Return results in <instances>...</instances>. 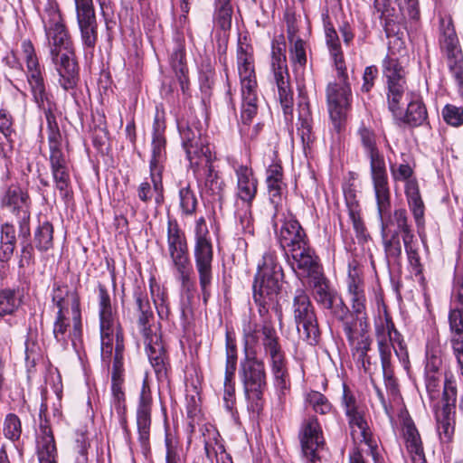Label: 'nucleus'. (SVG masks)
I'll use <instances>...</instances> for the list:
<instances>
[{"label": "nucleus", "instance_id": "34", "mask_svg": "<svg viewBox=\"0 0 463 463\" xmlns=\"http://www.w3.org/2000/svg\"><path fill=\"white\" fill-rule=\"evenodd\" d=\"M403 435L406 448L413 463H425L422 442L418 430L411 420L404 421Z\"/></svg>", "mask_w": 463, "mask_h": 463}, {"label": "nucleus", "instance_id": "4", "mask_svg": "<svg viewBox=\"0 0 463 463\" xmlns=\"http://www.w3.org/2000/svg\"><path fill=\"white\" fill-rule=\"evenodd\" d=\"M375 336L385 387L392 394H396L398 383L394 376L392 350H394L398 359L407 369L409 355L406 345L402 335L396 330L392 318L388 316L375 324Z\"/></svg>", "mask_w": 463, "mask_h": 463}, {"label": "nucleus", "instance_id": "18", "mask_svg": "<svg viewBox=\"0 0 463 463\" xmlns=\"http://www.w3.org/2000/svg\"><path fill=\"white\" fill-rule=\"evenodd\" d=\"M292 309L300 337L311 345H317L320 338V330L314 307L303 289L296 291Z\"/></svg>", "mask_w": 463, "mask_h": 463}, {"label": "nucleus", "instance_id": "6", "mask_svg": "<svg viewBox=\"0 0 463 463\" xmlns=\"http://www.w3.org/2000/svg\"><path fill=\"white\" fill-rule=\"evenodd\" d=\"M377 212L381 220V237L384 255L388 262H397L402 257V246L401 237L404 242L406 230L412 232L408 223V215L405 209L400 208L390 213L391 199L390 190L388 191V206L382 210L378 200H376Z\"/></svg>", "mask_w": 463, "mask_h": 463}, {"label": "nucleus", "instance_id": "53", "mask_svg": "<svg viewBox=\"0 0 463 463\" xmlns=\"http://www.w3.org/2000/svg\"><path fill=\"white\" fill-rule=\"evenodd\" d=\"M260 329L256 323L251 321H244L242 325V335L244 343V354L247 353H256L254 346L259 342Z\"/></svg>", "mask_w": 463, "mask_h": 463}, {"label": "nucleus", "instance_id": "54", "mask_svg": "<svg viewBox=\"0 0 463 463\" xmlns=\"http://www.w3.org/2000/svg\"><path fill=\"white\" fill-rule=\"evenodd\" d=\"M111 408L117 413L118 422L123 429L125 434L129 437L130 430L128 426V420L126 416V397L125 392L112 393Z\"/></svg>", "mask_w": 463, "mask_h": 463}, {"label": "nucleus", "instance_id": "47", "mask_svg": "<svg viewBox=\"0 0 463 463\" xmlns=\"http://www.w3.org/2000/svg\"><path fill=\"white\" fill-rule=\"evenodd\" d=\"M258 100H254L252 103L254 105V113L250 117H243V110L246 108V104L244 100H241V124H240V133L244 141L253 140L257 137L260 130V125L256 124L254 126H250V122L252 118L256 116L258 111Z\"/></svg>", "mask_w": 463, "mask_h": 463}, {"label": "nucleus", "instance_id": "45", "mask_svg": "<svg viewBox=\"0 0 463 463\" xmlns=\"http://www.w3.org/2000/svg\"><path fill=\"white\" fill-rule=\"evenodd\" d=\"M359 320L360 323L353 326L350 334H345L354 353L358 352L360 347L371 339L368 320Z\"/></svg>", "mask_w": 463, "mask_h": 463}, {"label": "nucleus", "instance_id": "16", "mask_svg": "<svg viewBox=\"0 0 463 463\" xmlns=\"http://www.w3.org/2000/svg\"><path fill=\"white\" fill-rule=\"evenodd\" d=\"M337 81L327 84L326 93L330 118L335 128L339 131L351 108L352 90L346 70L343 75L337 71Z\"/></svg>", "mask_w": 463, "mask_h": 463}, {"label": "nucleus", "instance_id": "13", "mask_svg": "<svg viewBox=\"0 0 463 463\" xmlns=\"http://www.w3.org/2000/svg\"><path fill=\"white\" fill-rule=\"evenodd\" d=\"M237 70L241 82V100L246 104L243 117H250L255 109L252 102L258 100V83L253 49L250 44L241 42H239L237 48Z\"/></svg>", "mask_w": 463, "mask_h": 463}, {"label": "nucleus", "instance_id": "32", "mask_svg": "<svg viewBox=\"0 0 463 463\" xmlns=\"http://www.w3.org/2000/svg\"><path fill=\"white\" fill-rule=\"evenodd\" d=\"M146 353L155 372L159 374L165 371L166 354L161 336L156 332L142 335Z\"/></svg>", "mask_w": 463, "mask_h": 463}, {"label": "nucleus", "instance_id": "49", "mask_svg": "<svg viewBox=\"0 0 463 463\" xmlns=\"http://www.w3.org/2000/svg\"><path fill=\"white\" fill-rule=\"evenodd\" d=\"M383 73L388 81L404 79L405 71L394 54H389L383 61Z\"/></svg>", "mask_w": 463, "mask_h": 463}, {"label": "nucleus", "instance_id": "62", "mask_svg": "<svg viewBox=\"0 0 463 463\" xmlns=\"http://www.w3.org/2000/svg\"><path fill=\"white\" fill-rule=\"evenodd\" d=\"M442 373L441 371L438 372H427L425 370V384L427 392L430 394L431 399H435L439 392V388L441 384Z\"/></svg>", "mask_w": 463, "mask_h": 463}, {"label": "nucleus", "instance_id": "59", "mask_svg": "<svg viewBox=\"0 0 463 463\" xmlns=\"http://www.w3.org/2000/svg\"><path fill=\"white\" fill-rule=\"evenodd\" d=\"M442 117L448 125L458 128L463 125V108L447 104L442 109Z\"/></svg>", "mask_w": 463, "mask_h": 463}, {"label": "nucleus", "instance_id": "25", "mask_svg": "<svg viewBox=\"0 0 463 463\" xmlns=\"http://www.w3.org/2000/svg\"><path fill=\"white\" fill-rule=\"evenodd\" d=\"M298 123L297 124L298 135L300 137L303 146L308 147L315 141L313 133V119L310 110L307 94L304 86H298Z\"/></svg>", "mask_w": 463, "mask_h": 463}, {"label": "nucleus", "instance_id": "20", "mask_svg": "<svg viewBox=\"0 0 463 463\" xmlns=\"http://www.w3.org/2000/svg\"><path fill=\"white\" fill-rule=\"evenodd\" d=\"M80 38L85 49L92 51L98 41V24L92 0H74Z\"/></svg>", "mask_w": 463, "mask_h": 463}, {"label": "nucleus", "instance_id": "24", "mask_svg": "<svg viewBox=\"0 0 463 463\" xmlns=\"http://www.w3.org/2000/svg\"><path fill=\"white\" fill-rule=\"evenodd\" d=\"M351 430V436L355 443H364L368 446L374 463H379L378 446L373 438L368 423L362 410L345 414Z\"/></svg>", "mask_w": 463, "mask_h": 463}, {"label": "nucleus", "instance_id": "51", "mask_svg": "<svg viewBox=\"0 0 463 463\" xmlns=\"http://www.w3.org/2000/svg\"><path fill=\"white\" fill-rule=\"evenodd\" d=\"M442 347L438 342H430L427 345L426 348V364L425 370L427 372L440 371L442 366Z\"/></svg>", "mask_w": 463, "mask_h": 463}, {"label": "nucleus", "instance_id": "7", "mask_svg": "<svg viewBox=\"0 0 463 463\" xmlns=\"http://www.w3.org/2000/svg\"><path fill=\"white\" fill-rule=\"evenodd\" d=\"M362 146L370 159V174L373 185L375 199L378 200L380 208L388 206L389 182L383 156L380 153L376 135L373 130L362 126L358 130Z\"/></svg>", "mask_w": 463, "mask_h": 463}, {"label": "nucleus", "instance_id": "35", "mask_svg": "<svg viewBox=\"0 0 463 463\" xmlns=\"http://www.w3.org/2000/svg\"><path fill=\"white\" fill-rule=\"evenodd\" d=\"M150 178L153 185L147 181L142 182L137 188V196L142 202L148 203L155 195L156 203L161 204L164 200L162 173L157 172L154 175V171L150 170Z\"/></svg>", "mask_w": 463, "mask_h": 463}, {"label": "nucleus", "instance_id": "8", "mask_svg": "<svg viewBox=\"0 0 463 463\" xmlns=\"http://www.w3.org/2000/svg\"><path fill=\"white\" fill-rule=\"evenodd\" d=\"M195 269L204 304L207 303L213 281V249L209 236V231L203 217L197 220L195 225V243L194 249Z\"/></svg>", "mask_w": 463, "mask_h": 463}, {"label": "nucleus", "instance_id": "40", "mask_svg": "<svg viewBox=\"0 0 463 463\" xmlns=\"http://www.w3.org/2000/svg\"><path fill=\"white\" fill-rule=\"evenodd\" d=\"M23 302L19 290L10 288L0 289V317L14 315Z\"/></svg>", "mask_w": 463, "mask_h": 463}, {"label": "nucleus", "instance_id": "10", "mask_svg": "<svg viewBox=\"0 0 463 463\" xmlns=\"http://www.w3.org/2000/svg\"><path fill=\"white\" fill-rule=\"evenodd\" d=\"M167 252L182 287L187 291L194 289L186 237L178 224L172 221L168 222L167 226Z\"/></svg>", "mask_w": 463, "mask_h": 463}, {"label": "nucleus", "instance_id": "55", "mask_svg": "<svg viewBox=\"0 0 463 463\" xmlns=\"http://www.w3.org/2000/svg\"><path fill=\"white\" fill-rule=\"evenodd\" d=\"M4 436L14 442L20 439L22 434V423L19 417L14 413H8L3 424Z\"/></svg>", "mask_w": 463, "mask_h": 463}, {"label": "nucleus", "instance_id": "26", "mask_svg": "<svg viewBox=\"0 0 463 463\" xmlns=\"http://www.w3.org/2000/svg\"><path fill=\"white\" fill-rule=\"evenodd\" d=\"M214 161L211 160L209 163L203 162L198 165H191V167L197 176L204 178L203 193L217 198L222 203L224 196L225 183L214 169L213 165Z\"/></svg>", "mask_w": 463, "mask_h": 463}, {"label": "nucleus", "instance_id": "15", "mask_svg": "<svg viewBox=\"0 0 463 463\" xmlns=\"http://www.w3.org/2000/svg\"><path fill=\"white\" fill-rule=\"evenodd\" d=\"M239 377L247 399L259 402L267 388V374L264 362L257 353H247L240 362Z\"/></svg>", "mask_w": 463, "mask_h": 463}, {"label": "nucleus", "instance_id": "31", "mask_svg": "<svg viewBox=\"0 0 463 463\" xmlns=\"http://www.w3.org/2000/svg\"><path fill=\"white\" fill-rule=\"evenodd\" d=\"M165 128L164 120L156 114L153 123L152 158L150 160V170H153L154 174L162 173L163 170L162 163L165 156Z\"/></svg>", "mask_w": 463, "mask_h": 463}, {"label": "nucleus", "instance_id": "1", "mask_svg": "<svg viewBox=\"0 0 463 463\" xmlns=\"http://www.w3.org/2000/svg\"><path fill=\"white\" fill-rule=\"evenodd\" d=\"M26 63V78L30 86L32 95L39 108L44 111L47 122V140L49 146V162L55 184V188L60 192L62 199H68L71 196V176L69 170V162L63 152V138L56 121L55 115L52 108H45V102L48 101L44 79L37 56L30 58Z\"/></svg>", "mask_w": 463, "mask_h": 463}, {"label": "nucleus", "instance_id": "12", "mask_svg": "<svg viewBox=\"0 0 463 463\" xmlns=\"http://www.w3.org/2000/svg\"><path fill=\"white\" fill-rule=\"evenodd\" d=\"M439 44L463 99V53L450 17H442L439 20Z\"/></svg>", "mask_w": 463, "mask_h": 463}, {"label": "nucleus", "instance_id": "37", "mask_svg": "<svg viewBox=\"0 0 463 463\" xmlns=\"http://www.w3.org/2000/svg\"><path fill=\"white\" fill-rule=\"evenodd\" d=\"M338 303L335 301L333 304V308H329L334 317L341 323L342 328L345 334H350L353 326L360 323V317H356V314L345 304L341 298H338ZM364 320V317H361Z\"/></svg>", "mask_w": 463, "mask_h": 463}, {"label": "nucleus", "instance_id": "63", "mask_svg": "<svg viewBox=\"0 0 463 463\" xmlns=\"http://www.w3.org/2000/svg\"><path fill=\"white\" fill-rule=\"evenodd\" d=\"M450 334L463 333V305H457L449 315Z\"/></svg>", "mask_w": 463, "mask_h": 463}, {"label": "nucleus", "instance_id": "22", "mask_svg": "<svg viewBox=\"0 0 463 463\" xmlns=\"http://www.w3.org/2000/svg\"><path fill=\"white\" fill-rule=\"evenodd\" d=\"M298 278H307L314 288V297L317 302L324 308H333V304L337 300V295L328 289L326 279L322 272L320 260L311 270L299 269L295 272Z\"/></svg>", "mask_w": 463, "mask_h": 463}, {"label": "nucleus", "instance_id": "19", "mask_svg": "<svg viewBox=\"0 0 463 463\" xmlns=\"http://www.w3.org/2000/svg\"><path fill=\"white\" fill-rule=\"evenodd\" d=\"M153 397L146 378L143 380L141 391L136 408V426L137 440L146 453L150 448V431L152 425Z\"/></svg>", "mask_w": 463, "mask_h": 463}, {"label": "nucleus", "instance_id": "27", "mask_svg": "<svg viewBox=\"0 0 463 463\" xmlns=\"http://www.w3.org/2000/svg\"><path fill=\"white\" fill-rule=\"evenodd\" d=\"M233 169L237 179L236 196L250 207L257 194L258 180L250 166L236 165Z\"/></svg>", "mask_w": 463, "mask_h": 463}, {"label": "nucleus", "instance_id": "28", "mask_svg": "<svg viewBox=\"0 0 463 463\" xmlns=\"http://www.w3.org/2000/svg\"><path fill=\"white\" fill-rule=\"evenodd\" d=\"M323 445V437L318 421L316 418L308 419L302 430L301 447L303 455L310 462L318 459L317 449Z\"/></svg>", "mask_w": 463, "mask_h": 463}, {"label": "nucleus", "instance_id": "60", "mask_svg": "<svg viewBox=\"0 0 463 463\" xmlns=\"http://www.w3.org/2000/svg\"><path fill=\"white\" fill-rule=\"evenodd\" d=\"M268 194L272 204L277 209L281 204L283 195L287 190V185L283 180H271L266 182Z\"/></svg>", "mask_w": 463, "mask_h": 463}, {"label": "nucleus", "instance_id": "5", "mask_svg": "<svg viewBox=\"0 0 463 463\" xmlns=\"http://www.w3.org/2000/svg\"><path fill=\"white\" fill-rule=\"evenodd\" d=\"M284 277L282 267L278 261L275 251L269 250L264 253L262 260L258 265V271L253 283V299L259 306V313L264 317L272 304L279 322L282 320V310L274 301L280 291L281 281Z\"/></svg>", "mask_w": 463, "mask_h": 463}, {"label": "nucleus", "instance_id": "14", "mask_svg": "<svg viewBox=\"0 0 463 463\" xmlns=\"http://www.w3.org/2000/svg\"><path fill=\"white\" fill-rule=\"evenodd\" d=\"M285 49L284 43H279L278 40L272 42L271 69L285 118L291 120L293 118V91L289 82Z\"/></svg>", "mask_w": 463, "mask_h": 463}, {"label": "nucleus", "instance_id": "52", "mask_svg": "<svg viewBox=\"0 0 463 463\" xmlns=\"http://www.w3.org/2000/svg\"><path fill=\"white\" fill-rule=\"evenodd\" d=\"M225 371H228V373H232L236 371L238 350L235 335L229 329L226 330L225 334Z\"/></svg>", "mask_w": 463, "mask_h": 463}, {"label": "nucleus", "instance_id": "46", "mask_svg": "<svg viewBox=\"0 0 463 463\" xmlns=\"http://www.w3.org/2000/svg\"><path fill=\"white\" fill-rule=\"evenodd\" d=\"M34 244L39 251H48L53 247V226L49 222L40 223L34 232Z\"/></svg>", "mask_w": 463, "mask_h": 463}, {"label": "nucleus", "instance_id": "61", "mask_svg": "<svg viewBox=\"0 0 463 463\" xmlns=\"http://www.w3.org/2000/svg\"><path fill=\"white\" fill-rule=\"evenodd\" d=\"M235 372L228 373L225 371L224 383H223V401L227 410L232 411L235 403V383H234Z\"/></svg>", "mask_w": 463, "mask_h": 463}, {"label": "nucleus", "instance_id": "38", "mask_svg": "<svg viewBox=\"0 0 463 463\" xmlns=\"http://www.w3.org/2000/svg\"><path fill=\"white\" fill-rule=\"evenodd\" d=\"M326 43L334 61L336 71H339L340 74L343 75L346 67L338 34L333 27H326Z\"/></svg>", "mask_w": 463, "mask_h": 463}, {"label": "nucleus", "instance_id": "9", "mask_svg": "<svg viewBox=\"0 0 463 463\" xmlns=\"http://www.w3.org/2000/svg\"><path fill=\"white\" fill-rule=\"evenodd\" d=\"M261 334V344L264 354L269 362L274 385L281 392H284L290 384L287 360L276 329L268 319L263 321Z\"/></svg>", "mask_w": 463, "mask_h": 463}, {"label": "nucleus", "instance_id": "21", "mask_svg": "<svg viewBox=\"0 0 463 463\" xmlns=\"http://www.w3.org/2000/svg\"><path fill=\"white\" fill-rule=\"evenodd\" d=\"M52 302L58 307V311L66 312L70 307L72 314L73 335L78 337L82 334V323L80 317V300L74 291H71L64 284L54 283L52 288Z\"/></svg>", "mask_w": 463, "mask_h": 463}, {"label": "nucleus", "instance_id": "33", "mask_svg": "<svg viewBox=\"0 0 463 463\" xmlns=\"http://www.w3.org/2000/svg\"><path fill=\"white\" fill-rule=\"evenodd\" d=\"M400 116V119L411 128L422 126L428 120L425 104L422 99L415 94L411 95L405 113Z\"/></svg>", "mask_w": 463, "mask_h": 463}, {"label": "nucleus", "instance_id": "42", "mask_svg": "<svg viewBox=\"0 0 463 463\" xmlns=\"http://www.w3.org/2000/svg\"><path fill=\"white\" fill-rule=\"evenodd\" d=\"M16 237L14 225L6 222L1 226L0 230V261H8L15 248Z\"/></svg>", "mask_w": 463, "mask_h": 463}, {"label": "nucleus", "instance_id": "36", "mask_svg": "<svg viewBox=\"0 0 463 463\" xmlns=\"http://www.w3.org/2000/svg\"><path fill=\"white\" fill-rule=\"evenodd\" d=\"M455 411L449 405H443L436 411L437 430L442 442H449L454 434Z\"/></svg>", "mask_w": 463, "mask_h": 463}, {"label": "nucleus", "instance_id": "44", "mask_svg": "<svg viewBox=\"0 0 463 463\" xmlns=\"http://www.w3.org/2000/svg\"><path fill=\"white\" fill-rule=\"evenodd\" d=\"M387 87V101L389 109L395 117H398V115L402 114L400 104L406 89L405 79L388 81Z\"/></svg>", "mask_w": 463, "mask_h": 463}, {"label": "nucleus", "instance_id": "48", "mask_svg": "<svg viewBox=\"0 0 463 463\" xmlns=\"http://www.w3.org/2000/svg\"><path fill=\"white\" fill-rule=\"evenodd\" d=\"M404 249L408 257L410 265L412 267L416 273L421 272V263L419 254V245L413 232L406 230V235L404 238Z\"/></svg>", "mask_w": 463, "mask_h": 463}, {"label": "nucleus", "instance_id": "56", "mask_svg": "<svg viewBox=\"0 0 463 463\" xmlns=\"http://www.w3.org/2000/svg\"><path fill=\"white\" fill-rule=\"evenodd\" d=\"M232 6L231 2L215 1V21L222 30L232 25Z\"/></svg>", "mask_w": 463, "mask_h": 463}, {"label": "nucleus", "instance_id": "41", "mask_svg": "<svg viewBox=\"0 0 463 463\" xmlns=\"http://www.w3.org/2000/svg\"><path fill=\"white\" fill-rule=\"evenodd\" d=\"M405 194L409 206L413 213L416 224H423L424 204L420 195L416 181H409L405 185Z\"/></svg>", "mask_w": 463, "mask_h": 463}, {"label": "nucleus", "instance_id": "2", "mask_svg": "<svg viewBox=\"0 0 463 463\" xmlns=\"http://www.w3.org/2000/svg\"><path fill=\"white\" fill-rule=\"evenodd\" d=\"M49 16L48 21H44V28L52 61L59 74V84L65 90H73L79 81V66L73 44L61 14L52 11Z\"/></svg>", "mask_w": 463, "mask_h": 463}, {"label": "nucleus", "instance_id": "30", "mask_svg": "<svg viewBox=\"0 0 463 463\" xmlns=\"http://www.w3.org/2000/svg\"><path fill=\"white\" fill-rule=\"evenodd\" d=\"M36 455L39 463H57V446L47 420L40 424V431L36 438Z\"/></svg>", "mask_w": 463, "mask_h": 463}, {"label": "nucleus", "instance_id": "11", "mask_svg": "<svg viewBox=\"0 0 463 463\" xmlns=\"http://www.w3.org/2000/svg\"><path fill=\"white\" fill-rule=\"evenodd\" d=\"M178 131L182 147L185 152L187 160L190 162V165L216 160L215 154L212 152L198 119L191 118L187 121H179Z\"/></svg>", "mask_w": 463, "mask_h": 463}, {"label": "nucleus", "instance_id": "3", "mask_svg": "<svg viewBox=\"0 0 463 463\" xmlns=\"http://www.w3.org/2000/svg\"><path fill=\"white\" fill-rule=\"evenodd\" d=\"M278 225V222L275 221L274 229L279 243L292 270H312L320 259L298 221L290 215L282 221L279 228Z\"/></svg>", "mask_w": 463, "mask_h": 463}, {"label": "nucleus", "instance_id": "64", "mask_svg": "<svg viewBox=\"0 0 463 463\" xmlns=\"http://www.w3.org/2000/svg\"><path fill=\"white\" fill-rule=\"evenodd\" d=\"M450 345L463 376V333L450 334Z\"/></svg>", "mask_w": 463, "mask_h": 463}, {"label": "nucleus", "instance_id": "29", "mask_svg": "<svg viewBox=\"0 0 463 463\" xmlns=\"http://www.w3.org/2000/svg\"><path fill=\"white\" fill-rule=\"evenodd\" d=\"M133 313L142 335H148V334L155 332L152 328L154 312L151 304L147 294L139 288L134 291Z\"/></svg>", "mask_w": 463, "mask_h": 463}, {"label": "nucleus", "instance_id": "23", "mask_svg": "<svg viewBox=\"0 0 463 463\" xmlns=\"http://www.w3.org/2000/svg\"><path fill=\"white\" fill-rule=\"evenodd\" d=\"M347 296L351 309L356 314V317H364L368 320L366 313L367 298L364 290V282L360 275V271L355 267L349 264L348 276L346 279Z\"/></svg>", "mask_w": 463, "mask_h": 463}, {"label": "nucleus", "instance_id": "39", "mask_svg": "<svg viewBox=\"0 0 463 463\" xmlns=\"http://www.w3.org/2000/svg\"><path fill=\"white\" fill-rule=\"evenodd\" d=\"M66 312L57 311L56 318L53 322L52 334L57 341L62 346H66L69 340H71L73 345L75 341L79 340L81 335L78 337H74L73 329L70 330V321L66 317Z\"/></svg>", "mask_w": 463, "mask_h": 463}, {"label": "nucleus", "instance_id": "58", "mask_svg": "<svg viewBox=\"0 0 463 463\" xmlns=\"http://www.w3.org/2000/svg\"><path fill=\"white\" fill-rule=\"evenodd\" d=\"M180 208L183 213L192 215L195 213L197 207V198L195 193L190 185L182 187L179 190Z\"/></svg>", "mask_w": 463, "mask_h": 463}, {"label": "nucleus", "instance_id": "43", "mask_svg": "<svg viewBox=\"0 0 463 463\" xmlns=\"http://www.w3.org/2000/svg\"><path fill=\"white\" fill-rule=\"evenodd\" d=\"M2 203L14 213L30 208V200L26 192L18 186H11L3 197Z\"/></svg>", "mask_w": 463, "mask_h": 463}, {"label": "nucleus", "instance_id": "57", "mask_svg": "<svg viewBox=\"0 0 463 463\" xmlns=\"http://www.w3.org/2000/svg\"><path fill=\"white\" fill-rule=\"evenodd\" d=\"M306 402L319 414L326 415L331 412L332 405L327 398L319 392L312 391L307 393Z\"/></svg>", "mask_w": 463, "mask_h": 463}, {"label": "nucleus", "instance_id": "17", "mask_svg": "<svg viewBox=\"0 0 463 463\" xmlns=\"http://www.w3.org/2000/svg\"><path fill=\"white\" fill-rule=\"evenodd\" d=\"M99 317L101 339V358L108 364L113 352V334L120 330V325L113 310L109 294L104 285L99 287Z\"/></svg>", "mask_w": 463, "mask_h": 463}, {"label": "nucleus", "instance_id": "50", "mask_svg": "<svg viewBox=\"0 0 463 463\" xmlns=\"http://www.w3.org/2000/svg\"><path fill=\"white\" fill-rule=\"evenodd\" d=\"M288 39L291 43L289 48V58L294 66L304 68L307 63V54L305 49V42L300 39H295V34L288 30Z\"/></svg>", "mask_w": 463, "mask_h": 463}]
</instances>
